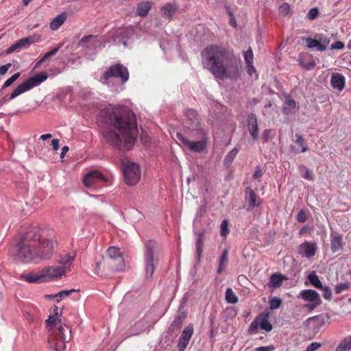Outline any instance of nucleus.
<instances>
[{
    "label": "nucleus",
    "instance_id": "nucleus-1",
    "mask_svg": "<svg viewBox=\"0 0 351 351\" xmlns=\"http://www.w3.org/2000/svg\"><path fill=\"white\" fill-rule=\"evenodd\" d=\"M98 121L109 126L102 130L106 141L120 150L131 149L138 134L134 114L125 106H109L102 109Z\"/></svg>",
    "mask_w": 351,
    "mask_h": 351
},
{
    "label": "nucleus",
    "instance_id": "nucleus-2",
    "mask_svg": "<svg viewBox=\"0 0 351 351\" xmlns=\"http://www.w3.org/2000/svg\"><path fill=\"white\" fill-rule=\"evenodd\" d=\"M57 246L55 231L37 226L30 228L21 239L10 248V254L17 261L29 262L49 259Z\"/></svg>",
    "mask_w": 351,
    "mask_h": 351
},
{
    "label": "nucleus",
    "instance_id": "nucleus-3",
    "mask_svg": "<svg viewBox=\"0 0 351 351\" xmlns=\"http://www.w3.org/2000/svg\"><path fill=\"white\" fill-rule=\"evenodd\" d=\"M202 62L215 78L236 79L240 73L233 54L221 46L211 45L202 52Z\"/></svg>",
    "mask_w": 351,
    "mask_h": 351
},
{
    "label": "nucleus",
    "instance_id": "nucleus-4",
    "mask_svg": "<svg viewBox=\"0 0 351 351\" xmlns=\"http://www.w3.org/2000/svg\"><path fill=\"white\" fill-rule=\"evenodd\" d=\"M58 315V308L54 306L53 315L46 320L47 327L51 331L49 343L53 350L63 351L66 348V342L71 339V330L69 326L62 323Z\"/></svg>",
    "mask_w": 351,
    "mask_h": 351
},
{
    "label": "nucleus",
    "instance_id": "nucleus-5",
    "mask_svg": "<svg viewBox=\"0 0 351 351\" xmlns=\"http://www.w3.org/2000/svg\"><path fill=\"white\" fill-rule=\"evenodd\" d=\"M158 250V245L154 241H149L145 244L144 254V263L145 274L147 277H152L158 262L156 253Z\"/></svg>",
    "mask_w": 351,
    "mask_h": 351
},
{
    "label": "nucleus",
    "instance_id": "nucleus-6",
    "mask_svg": "<svg viewBox=\"0 0 351 351\" xmlns=\"http://www.w3.org/2000/svg\"><path fill=\"white\" fill-rule=\"evenodd\" d=\"M118 77L121 79L122 83L126 82L129 77L128 69L120 64L113 65L105 71L101 78V82L104 84L109 85L110 82H113L114 78Z\"/></svg>",
    "mask_w": 351,
    "mask_h": 351
},
{
    "label": "nucleus",
    "instance_id": "nucleus-7",
    "mask_svg": "<svg viewBox=\"0 0 351 351\" xmlns=\"http://www.w3.org/2000/svg\"><path fill=\"white\" fill-rule=\"evenodd\" d=\"M48 77L46 72H41L19 85L10 94V99H14L22 93L39 86Z\"/></svg>",
    "mask_w": 351,
    "mask_h": 351
},
{
    "label": "nucleus",
    "instance_id": "nucleus-8",
    "mask_svg": "<svg viewBox=\"0 0 351 351\" xmlns=\"http://www.w3.org/2000/svg\"><path fill=\"white\" fill-rule=\"evenodd\" d=\"M124 180L128 185L133 186L138 183L141 178L139 165L132 162L123 163Z\"/></svg>",
    "mask_w": 351,
    "mask_h": 351
},
{
    "label": "nucleus",
    "instance_id": "nucleus-9",
    "mask_svg": "<svg viewBox=\"0 0 351 351\" xmlns=\"http://www.w3.org/2000/svg\"><path fill=\"white\" fill-rule=\"evenodd\" d=\"M307 304L304 306L309 311H313L322 304V299L319 293L313 289H304L298 295Z\"/></svg>",
    "mask_w": 351,
    "mask_h": 351
},
{
    "label": "nucleus",
    "instance_id": "nucleus-10",
    "mask_svg": "<svg viewBox=\"0 0 351 351\" xmlns=\"http://www.w3.org/2000/svg\"><path fill=\"white\" fill-rule=\"evenodd\" d=\"M258 326L267 332L272 330V325L269 322V314L263 313L257 316L250 324L248 328V333L254 335L257 332Z\"/></svg>",
    "mask_w": 351,
    "mask_h": 351
},
{
    "label": "nucleus",
    "instance_id": "nucleus-11",
    "mask_svg": "<svg viewBox=\"0 0 351 351\" xmlns=\"http://www.w3.org/2000/svg\"><path fill=\"white\" fill-rule=\"evenodd\" d=\"M83 181L86 188L97 189L101 187L102 183L107 182V179L99 171H93L85 175Z\"/></svg>",
    "mask_w": 351,
    "mask_h": 351
},
{
    "label": "nucleus",
    "instance_id": "nucleus-12",
    "mask_svg": "<svg viewBox=\"0 0 351 351\" xmlns=\"http://www.w3.org/2000/svg\"><path fill=\"white\" fill-rule=\"evenodd\" d=\"M134 34V31L132 26L120 27L110 33L115 43H122L125 47L128 46L127 40L132 38Z\"/></svg>",
    "mask_w": 351,
    "mask_h": 351
},
{
    "label": "nucleus",
    "instance_id": "nucleus-13",
    "mask_svg": "<svg viewBox=\"0 0 351 351\" xmlns=\"http://www.w3.org/2000/svg\"><path fill=\"white\" fill-rule=\"evenodd\" d=\"M176 137L178 140L189 150L197 153L203 152L208 143V142H206L205 140H199L196 141H190L179 132L176 133Z\"/></svg>",
    "mask_w": 351,
    "mask_h": 351
},
{
    "label": "nucleus",
    "instance_id": "nucleus-14",
    "mask_svg": "<svg viewBox=\"0 0 351 351\" xmlns=\"http://www.w3.org/2000/svg\"><path fill=\"white\" fill-rule=\"evenodd\" d=\"M107 256L110 260V265L116 270H122L124 267V259L120 248L110 247L107 250Z\"/></svg>",
    "mask_w": 351,
    "mask_h": 351
},
{
    "label": "nucleus",
    "instance_id": "nucleus-15",
    "mask_svg": "<svg viewBox=\"0 0 351 351\" xmlns=\"http://www.w3.org/2000/svg\"><path fill=\"white\" fill-rule=\"evenodd\" d=\"M80 45L87 51H97L101 47V41L95 35H88L83 37L80 41Z\"/></svg>",
    "mask_w": 351,
    "mask_h": 351
},
{
    "label": "nucleus",
    "instance_id": "nucleus-16",
    "mask_svg": "<svg viewBox=\"0 0 351 351\" xmlns=\"http://www.w3.org/2000/svg\"><path fill=\"white\" fill-rule=\"evenodd\" d=\"M317 250V246L314 242L305 241L298 247V254L303 257L310 258L315 256Z\"/></svg>",
    "mask_w": 351,
    "mask_h": 351
},
{
    "label": "nucleus",
    "instance_id": "nucleus-17",
    "mask_svg": "<svg viewBox=\"0 0 351 351\" xmlns=\"http://www.w3.org/2000/svg\"><path fill=\"white\" fill-rule=\"evenodd\" d=\"M45 279L59 278L66 272L64 268L60 265L51 266L43 269Z\"/></svg>",
    "mask_w": 351,
    "mask_h": 351
},
{
    "label": "nucleus",
    "instance_id": "nucleus-18",
    "mask_svg": "<svg viewBox=\"0 0 351 351\" xmlns=\"http://www.w3.org/2000/svg\"><path fill=\"white\" fill-rule=\"evenodd\" d=\"M330 84L333 89L341 92L345 88L346 78L341 73H333L330 78Z\"/></svg>",
    "mask_w": 351,
    "mask_h": 351
},
{
    "label": "nucleus",
    "instance_id": "nucleus-19",
    "mask_svg": "<svg viewBox=\"0 0 351 351\" xmlns=\"http://www.w3.org/2000/svg\"><path fill=\"white\" fill-rule=\"evenodd\" d=\"M247 128L253 140L256 141L258 138V128L256 117L253 113L248 115Z\"/></svg>",
    "mask_w": 351,
    "mask_h": 351
},
{
    "label": "nucleus",
    "instance_id": "nucleus-20",
    "mask_svg": "<svg viewBox=\"0 0 351 351\" xmlns=\"http://www.w3.org/2000/svg\"><path fill=\"white\" fill-rule=\"evenodd\" d=\"M33 43H34V39L31 37L23 38L19 40L18 41H16L15 43H14L12 46H10L7 49L6 53L8 54L12 53L14 51L21 49L23 47H25Z\"/></svg>",
    "mask_w": 351,
    "mask_h": 351
},
{
    "label": "nucleus",
    "instance_id": "nucleus-21",
    "mask_svg": "<svg viewBox=\"0 0 351 351\" xmlns=\"http://www.w3.org/2000/svg\"><path fill=\"white\" fill-rule=\"evenodd\" d=\"M178 9V7L176 3H166L160 9L161 15L163 18L170 21Z\"/></svg>",
    "mask_w": 351,
    "mask_h": 351
},
{
    "label": "nucleus",
    "instance_id": "nucleus-22",
    "mask_svg": "<svg viewBox=\"0 0 351 351\" xmlns=\"http://www.w3.org/2000/svg\"><path fill=\"white\" fill-rule=\"evenodd\" d=\"M331 239V250L333 253H336L342 249V235L339 233L332 231L330 233Z\"/></svg>",
    "mask_w": 351,
    "mask_h": 351
},
{
    "label": "nucleus",
    "instance_id": "nucleus-23",
    "mask_svg": "<svg viewBox=\"0 0 351 351\" xmlns=\"http://www.w3.org/2000/svg\"><path fill=\"white\" fill-rule=\"evenodd\" d=\"M245 192L246 198L248 201L247 210H250L252 208H254V207L258 206L260 204V199L254 192V191L252 189L247 187L245 189Z\"/></svg>",
    "mask_w": 351,
    "mask_h": 351
},
{
    "label": "nucleus",
    "instance_id": "nucleus-24",
    "mask_svg": "<svg viewBox=\"0 0 351 351\" xmlns=\"http://www.w3.org/2000/svg\"><path fill=\"white\" fill-rule=\"evenodd\" d=\"M21 278L29 283H38L45 281L43 270L36 274L22 275Z\"/></svg>",
    "mask_w": 351,
    "mask_h": 351
},
{
    "label": "nucleus",
    "instance_id": "nucleus-25",
    "mask_svg": "<svg viewBox=\"0 0 351 351\" xmlns=\"http://www.w3.org/2000/svg\"><path fill=\"white\" fill-rule=\"evenodd\" d=\"M296 140L295 141V147H292L291 149L295 153L305 152L308 150L306 141L302 135L297 134L295 135Z\"/></svg>",
    "mask_w": 351,
    "mask_h": 351
},
{
    "label": "nucleus",
    "instance_id": "nucleus-26",
    "mask_svg": "<svg viewBox=\"0 0 351 351\" xmlns=\"http://www.w3.org/2000/svg\"><path fill=\"white\" fill-rule=\"evenodd\" d=\"M286 280H287V278L285 276L280 274H274L271 276L267 286L269 288L279 287L282 285V282Z\"/></svg>",
    "mask_w": 351,
    "mask_h": 351
},
{
    "label": "nucleus",
    "instance_id": "nucleus-27",
    "mask_svg": "<svg viewBox=\"0 0 351 351\" xmlns=\"http://www.w3.org/2000/svg\"><path fill=\"white\" fill-rule=\"evenodd\" d=\"M152 5V2L148 1L140 2L137 5L136 8L137 14L141 17L146 16L148 14Z\"/></svg>",
    "mask_w": 351,
    "mask_h": 351
},
{
    "label": "nucleus",
    "instance_id": "nucleus-28",
    "mask_svg": "<svg viewBox=\"0 0 351 351\" xmlns=\"http://www.w3.org/2000/svg\"><path fill=\"white\" fill-rule=\"evenodd\" d=\"M74 255L68 253H64L60 255L59 263L62 265L61 266L64 268L65 271L69 269V266L74 260Z\"/></svg>",
    "mask_w": 351,
    "mask_h": 351
},
{
    "label": "nucleus",
    "instance_id": "nucleus-29",
    "mask_svg": "<svg viewBox=\"0 0 351 351\" xmlns=\"http://www.w3.org/2000/svg\"><path fill=\"white\" fill-rule=\"evenodd\" d=\"M335 351H351V335L343 339L337 346Z\"/></svg>",
    "mask_w": 351,
    "mask_h": 351
},
{
    "label": "nucleus",
    "instance_id": "nucleus-30",
    "mask_svg": "<svg viewBox=\"0 0 351 351\" xmlns=\"http://www.w3.org/2000/svg\"><path fill=\"white\" fill-rule=\"evenodd\" d=\"M66 16L65 14H61L54 18L50 23L49 27L52 30L58 29L66 21Z\"/></svg>",
    "mask_w": 351,
    "mask_h": 351
},
{
    "label": "nucleus",
    "instance_id": "nucleus-31",
    "mask_svg": "<svg viewBox=\"0 0 351 351\" xmlns=\"http://www.w3.org/2000/svg\"><path fill=\"white\" fill-rule=\"evenodd\" d=\"M228 250L227 249L223 250L220 258H219V267L217 268V273L221 274L222 273L228 263Z\"/></svg>",
    "mask_w": 351,
    "mask_h": 351
},
{
    "label": "nucleus",
    "instance_id": "nucleus-32",
    "mask_svg": "<svg viewBox=\"0 0 351 351\" xmlns=\"http://www.w3.org/2000/svg\"><path fill=\"white\" fill-rule=\"evenodd\" d=\"M308 280L311 284L316 289H319V288H322V283L315 271H312L308 274Z\"/></svg>",
    "mask_w": 351,
    "mask_h": 351
},
{
    "label": "nucleus",
    "instance_id": "nucleus-33",
    "mask_svg": "<svg viewBox=\"0 0 351 351\" xmlns=\"http://www.w3.org/2000/svg\"><path fill=\"white\" fill-rule=\"evenodd\" d=\"M194 137L199 138V140H205L208 142V131L204 128H197L193 130Z\"/></svg>",
    "mask_w": 351,
    "mask_h": 351
},
{
    "label": "nucleus",
    "instance_id": "nucleus-34",
    "mask_svg": "<svg viewBox=\"0 0 351 351\" xmlns=\"http://www.w3.org/2000/svg\"><path fill=\"white\" fill-rule=\"evenodd\" d=\"M295 106V101L293 99H288L284 102L282 112L285 114H289L291 110L294 109Z\"/></svg>",
    "mask_w": 351,
    "mask_h": 351
},
{
    "label": "nucleus",
    "instance_id": "nucleus-35",
    "mask_svg": "<svg viewBox=\"0 0 351 351\" xmlns=\"http://www.w3.org/2000/svg\"><path fill=\"white\" fill-rule=\"evenodd\" d=\"M239 152V149L234 147L225 156L223 162L226 165H230Z\"/></svg>",
    "mask_w": 351,
    "mask_h": 351
},
{
    "label": "nucleus",
    "instance_id": "nucleus-36",
    "mask_svg": "<svg viewBox=\"0 0 351 351\" xmlns=\"http://www.w3.org/2000/svg\"><path fill=\"white\" fill-rule=\"evenodd\" d=\"M185 115L191 121V126L196 125L197 124V114L195 110L192 109H188L185 112Z\"/></svg>",
    "mask_w": 351,
    "mask_h": 351
},
{
    "label": "nucleus",
    "instance_id": "nucleus-37",
    "mask_svg": "<svg viewBox=\"0 0 351 351\" xmlns=\"http://www.w3.org/2000/svg\"><path fill=\"white\" fill-rule=\"evenodd\" d=\"M225 296L228 303L236 304L238 302V298L231 288L226 289Z\"/></svg>",
    "mask_w": 351,
    "mask_h": 351
},
{
    "label": "nucleus",
    "instance_id": "nucleus-38",
    "mask_svg": "<svg viewBox=\"0 0 351 351\" xmlns=\"http://www.w3.org/2000/svg\"><path fill=\"white\" fill-rule=\"evenodd\" d=\"M306 45L308 48L313 49L316 48L319 51H324V50L321 49V45L319 44L317 38L315 37V38H308L306 40Z\"/></svg>",
    "mask_w": 351,
    "mask_h": 351
},
{
    "label": "nucleus",
    "instance_id": "nucleus-39",
    "mask_svg": "<svg viewBox=\"0 0 351 351\" xmlns=\"http://www.w3.org/2000/svg\"><path fill=\"white\" fill-rule=\"evenodd\" d=\"M193 333V326L190 324L187 326L182 331L180 338L182 339H185L187 341L189 342V340L191 339L192 335Z\"/></svg>",
    "mask_w": 351,
    "mask_h": 351
},
{
    "label": "nucleus",
    "instance_id": "nucleus-40",
    "mask_svg": "<svg viewBox=\"0 0 351 351\" xmlns=\"http://www.w3.org/2000/svg\"><path fill=\"white\" fill-rule=\"evenodd\" d=\"M315 37L317 38L319 44L321 45V49L325 51L326 49L327 46L330 43V39L326 36L319 34H317Z\"/></svg>",
    "mask_w": 351,
    "mask_h": 351
},
{
    "label": "nucleus",
    "instance_id": "nucleus-41",
    "mask_svg": "<svg viewBox=\"0 0 351 351\" xmlns=\"http://www.w3.org/2000/svg\"><path fill=\"white\" fill-rule=\"evenodd\" d=\"M60 48V46H58L57 47H55L51 51L46 53L43 57L36 63L35 67L39 66L43 62H44L45 60H47L49 58L54 56L56 54V53L58 51L59 49Z\"/></svg>",
    "mask_w": 351,
    "mask_h": 351
},
{
    "label": "nucleus",
    "instance_id": "nucleus-42",
    "mask_svg": "<svg viewBox=\"0 0 351 351\" xmlns=\"http://www.w3.org/2000/svg\"><path fill=\"white\" fill-rule=\"evenodd\" d=\"M282 304V300L277 297L271 298L269 300V308L271 310H276L280 307Z\"/></svg>",
    "mask_w": 351,
    "mask_h": 351
},
{
    "label": "nucleus",
    "instance_id": "nucleus-43",
    "mask_svg": "<svg viewBox=\"0 0 351 351\" xmlns=\"http://www.w3.org/2000/svg\"><path fill=\"white\" fill-rule=\"evenodd\" d=\"M228 221L224 219L221 221L220 225V234L222 237L226 239L229 233Z\"/></svg>",
    "mask_w": 351,
    "mask_h": 351
},
{
    "label": "nucleus",
    "instance_id": "nucleus-44",
    "mask_svg": "<svg viewBox=\"0 0 351 351\" xmlns=\"http://www.w3.org/2000/svg\"><path fill=\"white\" fill-rule=\"evenodd\" d=\"M21 73L19 72L14 73L10 78H8L3 84L2 88H6L9 87L11 84H12L20 76Z\"/></svg>",
    "mask_w": 351,
    "mask_h": 351
},
{
    "label": "nucleus",
    "instance_id": "nucleus-45",
    "mask_svg": "<svg viewBox=\"0 0 351 351\" xmlns=\"http://www.w3.org/2000/svg\"><path fill=\"white\" fill-rule=\"evenodd\" d=\"M75 291V289H70V290L61 291L58 292V293H56V296H57L56 302H60L62 299L69 296V295H71L72 293H73Z\"/></svg>",
    "mask_w": 351,
    "mask_h": 351
},
{
    "label": "nucleus",
    "instance_id": "nucleus-46",
    "mask_svg": "<svg viewBox=\"0 0 351 351\" xmlns=\"http://www.w3.org/2000/svg\"><path fill=\"white\" fill-rule=\"evenodd\" d=\"M243 56L246 64H253L254 55L251 48H249L245 52H244Z\"/></svg>",
    "mask_w": 351,
    "mask_h": 351
},
{
    "label": "nucleus",
    "instance_id": "nucleus-47",
    "mask_svg": "<svg viewBox=\"0 0 351 351\" xmlns=\"http://www.w3.org/2000/svg\"><path fill=\"white\" fill-rule=\"evenodd\" d=\"M319 289L322 291V295L325 300H330L332 298V291L330 288L328 286H323L322 288H319Z\"/></svg>",
    "mask_w": 351,
    "mask_h": 351
},
{
    "label": "nucleus",
    "instance_id": "nucleus-48",
    "mask_svg": "<svg viewBox=\"0 0 351 351\" xmlns=\"http://www.w3.org/2000/svg\"><path fill=\"white\" fill-rule=\"evenodd\" d=\"M202 239H203V234L199 233L198 234V237H197V239L196 241V243H195L196 251H197V255L199 256L201 255V253H202V243H203Z\"/></svg>",
    "mask_w": 351,
    "mask_h": 351
},
{
    "label": "nucleus",
    "instance_id": "nucleus-49",
    "mask_svg": "<svg viewBox=\"0 0 351 351\" xmlns=\"http://www.w3.org/2000/svg\"><path fill=\"white\" fill-rule=\"evenodd\" d=\"M290 5L287 3H283L279 8V13L281 15L286 16L289 14Z\"/></svg>",
    "mask_w": 351,
    "mask_h": 351
},
{
    "label": "nucleus",
    "instance_id": "nucleus-50",
    "mask_svg": "<svg viewBox=\"0 0 351 351\" xmlns=\"http://www.w3.org/2000/svg\"><path fill=\"white\" fill-rule=\"evenodd\" d=\"M350 287L349 283L344 282V283H340L337 285L335 287V292L337 294L341 293V292L347 290Z\"/></svg>",
    "mask_w": 351,
    "mask_h": 351
},
{
    "label": "nucleus",
    "instance_id": "nucleus-51",
    "mask_svg": "<svg viewBox=\"0 0 351 351\" xmlns=\"http://www.w3.org/2000/svg\"><path fill=\"white\" fill-rule=\"evenodd\" d=\"M301 170L303 169L305 171V173L304 175V178L308 180H313L314 179L313 173L308 169L305 166H301Z\"/></svg>",
    "mask_w": 351,
    "mask_h": 351
},
{
    "label": "nucleus",
    "instance_id": "nucleus-52",
    "mask_svg": "<svg viewBox=\"0 0 351 351\" xmlns=\"http://www.w3.org/2000/svg\"><path fill=\"white\" fill-rule=\"evenodd\" d=\"M297 221L300 223L305 222L307 219V215L304 210H301L297 215Z\"/></svg>",
    "mask_w": 351,
    "mask_h": 351
},
{
    "label": "nucleus",
    "instance_id": "nucleus-53",
    "mask_svg": "<svg viewBox=\"0 0 351 351\" xmlns=\"http://www.w3.org/2000/svg\"><path fill=\"white\" fill-rule=\"evenodd\" d=\"M189 343V342L187 341L186 340L182 339V338L180 337L178 344L179 351H184V349L188 346Z\"/></svg>",
    "mask_w": 351,
    "mask_h": 351
},
{
    "label": "nucleus",
    "instance_id": "nucleus-54",
    "mask_svg": "<svg viewBox=\"0 0 351 351\" xmlns=\"http://www.w3.org/2000/svg\"><path fill=\"white\" fill-rule=\"evenodd\" d=\"M247 64V73L249 75L252 76L253 74L255 75V77H257L258 75L256 74V71L253 66V64Z\"/></svg>",
    "mask_w": 351,
    "mask_h": 351
},
{
    "label": "nucleus",
    "instance_id": "nucleus-55",
    "mask_svg": "<svg viewBox=\"0 0 351 351\" xmlns=\"http://www.w3.org/2000/svg\"><path fill=\"white\" fill-rule=\"evenodd\" d=\"M344 43L341 41H336L330 45V49H343L344 48Z\"/></svg>",
    "mask_w": 351,
    "mask_h": 351
},
{
    "label": "nucleus",
    "instance_id": "nucleus-56",
    "mask_svg": "<svg viewBox=\"0 0 351 351\" xmlns=\"http://www.w3.org/2000/svg\"><path fill=\"white\" fill-rule=\"evenodd\" d=\"M321 347V344L317 342L311 343L306 349V351H315Z\"/></svg>",
    "mask_w": 351,
    "mask_h": 351
},
{
    "label": "nucleus",
    "instance_id": "nucleus-57",
    "mask_svg": "<svg viewBox=\"0 0 351 351\" xmlns=\"http://www.w3.org/2000/svg\"><path fill=\"white\" fill-rule=\"evenodd\" d=\"M317 15L318 10L317 8L311 9L307 14L308 18L311 20L315 19Z\"/></svg>",
    "mask_w": 351,
    "mask_h": 351
},
{
    "label": "nucleus",
    "instance_id": "nucleus-58",
    "mask_svg": "<svg viewBox=\"0 0 351 351\" xmlns=\"http://www.w3.org/2000/svg\"><path fill=\"white\" fill-rule=\"evenodd\" d=\"M263 176V170L261 167L258 166L256 167L255 171L253 175L254 179H259Z\"/></svg>",
    "mask_w": 351,
    "mask_h": 351
},
{
    "label": "nucleus",
    "instance_id": "nucleus-59",
    "mask_svg": "<svg viewBox=\"0 0 351 351\" xmlns=\"http://www.w3.org/2000/svg\"><path fill=\"white\" fill-rule=\"evenodd\" d=\"M10 67V63H8L5 65L0 66V75H4Z\"/></svg>",
    "mask_w": 351,
    "mask_h": 351
},
{
    "label": "nucleus",
    "instance_id": "nucleus-60",
    "mask_svg": "<svg viewBox=\"0 0 351 351\" xmlns=\"http://www.w3.org/2000/svg\"><path fill=\"white\" fill-rule=\"evenodd\" d=\"M274 349L275 348L274 346H262L256 348L255 351H273Z\"/></svg>",
    "mask_w": 351,
    "mask_h": 351
},
{
    "label": "nucleus",
    "instance_id": "nucleus-61",
    "mask_svg": "<svg viewBox=\"0 0 351 351\" xmlns=\"http://www.w3.org/2000/svg\"><path fill=\"white\" fill-rule=\"evenodd\" d=\"M52 148L54 151H57L59 149V140L58 139H53L51 143Z\"/></svg>",
    "mask_w": 351,
    "mask_h": 351
},
{
    "label": "nucleus",
    "instance_id": "nucleus-62",
    "mask_svg": "<svg viewBox=\"0 0 351 351\" xmlns=\"http://www.w3.org/2000/svg\"><path fill=\"white\" fill-rule=\"evenodd\" d=\"M271 133L270 130H265L263 133V138L265 141V142H267L269 138V134Z\"/></svg>",
    "mask_w": 351,
    "mask_h": 351
},
{
    "label": "nucleus",
    "instance_id": "nucleus-63",
    "mask_svg": "<svg viewBox=\"0 0 351 351\" xmlns=\"http://www.w3.org/2000/svg\"><path fill=\"white\" fill-rule=\"evenodd\" d=\"M315 61H311L306 64H303V66L308 70L313 69L315 67Z\"/></svg>",
    "mask_w": 351,
    "mask_h": 351
},
{
    "label": "nucleus",
    "instance_id": "nucleus-64",
    "mask_svg": "<svg viewBox=\"0 0 351 351\" xmlns=\"http://www.w3.org/2000/svg\"><path fill=\"white\" fill-rule=\"evenodd\" d=\"M69 147H67V146H64L62 148V152H61V154H60V158H64L65 154L69 152Z\"/></svg>",
    "mask_w": 351,
    "mask_h": 351
}]
</instances>
